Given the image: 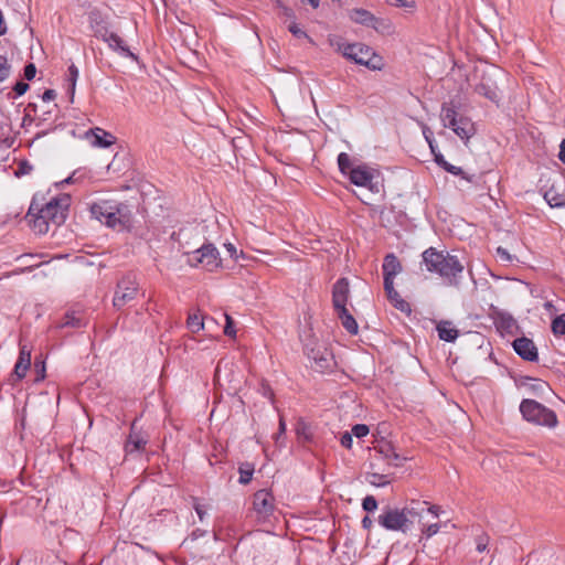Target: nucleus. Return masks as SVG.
<instances>
[{
	"instance_id": "nucleus-56",
	"label": "nucleus",
	"mask_w": 565,
	"mask_h": 565,
	"mask_svg": "<svg viewBox=\"0 0 565 565\" xmlns=\"http://www.w3.org/2000/svg\"><path fill=\"white\" fill-rule=\"evenodd\" d=\"M31 170V166L26 162H23L19 166L18 171L15 172L17 175L29 173Z\"/></svg>"
},
{
	"instance_id": "nucleus-34",
	"label": "nucleus",
	"mask_w": 565,
	"mask_h": 565,
	"mask_svg": "<svg viewBox=\"0 0 565 565\" xmlns=\"http://www.w3.org/2000/svg\"><path fill=\"white\" fill-rule=\"evenodd\" d=\"M67 81L70 83V87H71V90L74 92L75 89V85H76V81L78 78V75H79V72H78V68L72 64L68 66V71H67Z\"/></svg>"
},
{
	"instance_id": "nucleus-38",
	"label": "nucleus",
	"mask_w": 565,
	"mask_h": 565,
	"mask_svg": "<svg viewBox=\"0 0 565 565\" xmlns=\"http://www.w3.org/2000/svg\"><path fill=\"white\" fill-rule=\"evenodd\" d=\"M488 544H489V536L487 534H481V535L477 536L476 550L479 553H483L487 550Z\"/></svg>"
},
{
	"instance_id": "nucleus-62",
	"label": "nucleus",
	"mask_w": 565,
	"mask_h": 565,
	"mask_svg": "<svg viewBox=\"0 0 565 565\" xmlns=\"http://www.w3.org/2000/svg\"><path fill=\"white\" fill-rule=\"evenodd\" d=\"M390 449H392L390 446L386 447V450L381 449V452L384 454L385 458L387 459V462H392Z\"/></svg>"
},
{
	"instance_id": "nucleus-2",
	"label": "nucleus",
	"mask_w": 565,
	"mask_h": 565,
	"mask_svg": "<svg viewBox=\"0 0 565 565\" xmlns=\"http://www.w3.org/2000/svg\"><path fill=\"white\" fill-rule=\"evenodd\" d=\"M423 262L429 273L439 275L448 285H458L463 265L457 256L429 247L423 253Z\"/></svg>"
},
{
	"instance_id": "nucleus-61",
	"label": "nucleus",
	"mask_w": 565,
	"mask_h": 565,
	"mask_svg": "<svg viewBox=\"0 0 565 565\" xmlns=\"http://www.w3.org/2000/svg\"><path fill=\"white\" fill-rule=\"evenodd\" d=\"M543 307H544V309H545L546 311H548V312H551V313L556 311V309H555V307H554V305H553V302H552V301H546V302L543 305Z\"/></svg>"
},
{
	"instance_id": "nucleus-36",
	"label": "nucleus",
	"mask_w": 565,
	"mask_h": 565,
	"mask_svg": "<svg viewBox=\"0 0 565 565\" xmlns=\"http://www.w3.org/2000/svg\"><path fill=\"white\" fill-rule=\"evenodd\" d=\"M388 4L412 10L415 8L414 0H385Z\"/></svg>"
},
{
	"instance_id": "nucleus-57",
	"label": "nucleus",
	"mask_w": 565,
	"mask_h": 565,
	"mask_svg": "<svg viewBox=\"0 0 565 565\" xmlns=\"http://www.w3.org/2000/svg\"><path fill=\"white\" fill-rule=\"evenodd\" d=\"M56 94L53 89H46L43 95H42V99L44 102H50V100H53L55 98Z\"/></svg>"
},
{
	"instance_id": "nucleus-49",
	"label": "nucleus",
	"mask_w": 565,
	"mask_h": 565,
	"mask_svg": "<svg viewBox=\"0 0 565 565\" xmlns=\"http://www.w3.org/2000/svg\"><path fill=\"white\" fill-rule=\"evenodd\" d=\"M64 326H71V327L77 328V327L82 326V322H81V320L78 318H75L74 316H68L67 315L65 317Z\"/></svg>"
},
{
	"instance_id": "nucleus-53",
	"label": "nucleus",
	"mask_w": 565,
	"mask_h": 565,
	"mask_svg": "<svg viewBox=\"0 0 565 565\" xmlns=\"http://www.w3.org/2000/svg\"><path fill=\"white\" fill-rule=\"evenodd\" d=\"M427 511L435 518H439L440 514L444 512L443 509L439 505H429Z\"/></svg>"
},
{
	"instance_id": "nucleus-1",
	"label": "nucleus",
	"mask_w": 565,
	"mask_h": 565,
	"mask_svg": "<svg viewBox=\"0 0 565 565\" xmlns=\"http://www.w3.org/2000/svg\"><path fill=\"white\" fill-rule=\"evenodd\" d=\"M68 205L70 196L67 194L51 198L45 203H39L35 196L26 217L34 232L45 234L51 225L58 226L65 221Z\"/></svg>"
},
{
	"instance_id": "nucleus-22",
	"label": "nucleus",
	"mask_w": 565,
	"mask_h": 565,
	"mask_svg": "<svg viewBox=\"0 0 565 565\" xmlns=\"http://www.w3.org/2000/svg\"><path fill=\"white\" fill-rule=\"evenodd\" d=\"M438 337L446 342H454L458 337V330L448 321H443L437 326Z\"/></svg>"
},
{
	"instance_id": "nucleus-45",
	"label": "nucleus",
	"mask_w": 565,
	"mask_h": 565,
	"mask_svg": "<svg viewBox=\"0 0 565 565\" xmlns=\"http://www.w3.org/2000/svg\"><path fill=\"white\" fill-rule=\"evenodd\" d=\"M423 135H424V137H425V139H426V141H427V143H428V146H429V148L431 150V152L435 153L436 145H435V140L433 138L431 130L428 127L425 126L423 128Z\"/></svg>"
},
{
	"instance_id": "nucleus-4",
	"label": "nucleus",
	"mask_w": 565,
	"mask_h": 565,
	"mask_svg": "<svg viewBox=\"0 0 565 565\" xmlns=\"http://www.w3.org/2000/svg\"><path fill=\"white\" fill-rule=\"evenodd\" d=\"M89 26L94 36L104 41L111 51L116 52L122 57L137 61V55H135L125 44L124 40L113 31L111 25L106 17L97 11H92L89 13Z\"/></svg>"
},
{
	"instance_id": "nucleus-46",
	"label": "nucleus",
	"mask_w": 565,
	"mask_h": 565,
	"mask_svg": "<svg viewBox=\"0 0 565 565\" xmlns=\"http://www.w3.org/2000/svg\"><path fill=\"white\" fill-rule=\"evenodd\" d=\"M36 67L34 64L30 63L24 67V77L28 81H32L35 77Z\"/></svg>"
},
{
	"instance_id": "nucleus-6",
	"label": "nucleus",
	"mask_w": 565,
	"mask_h": 565,
	"mask_svg": "<svg viewBox=\"0 0 565 565\" xmlns=\"http://www.w3.org/2000/svg\"><path fill=\"white\" fill-rule=\"evenodd\" d=\"M411 516H419V513L415 511V509L409 508H391L386 507L382 510V513L379 515L377 522L379 524L387 531H396V532H407L413 522L411 521Z\"/></svg>"
},
{
	"instance_id": "nucleus-51",
	"label": "nucleus",
	"mask_w": 565,
	"mask_h": 565,
	"mask_svg": "<svg viewBox=\"0 0 565 565\" xmlns=\"http://www.w3.org/2000/svg\"><path fill=\"white\" fill-rule=\"evenodd\" d=\"M277 3H278V6H279V8L281 9V13H282L286 18H288V19H292V20L295 19V13H294V11H292L290 8H288V7L284 6L280 1H279V2H277Z\"/></svg>"
},
{
	"instance_id": "nucleus-17",
	"label": "nucleus",
	"mask_w": 565,
	"mask_h": 565,
	"mask_svg": "<svg viewBox=\"0 0 565 565\" xmlns=\"http://www.w3.org/2000/svg\"><path fill=\"white\" fill-rule=\"evenodd\" d=\"M384 284L394 282L395 277L402 271V264L394 254L384 257L383 265Z\"/></svg>"
},
{
	"instance_id": "nucleus-16",
	"label": "nucleus",
	"mask_w": 565,
	"mask_h": 565,
	"mask_svg": "<svg viewBox=\"0 0 565 565\" xmlns=\"http://www.w3.org/2000/svg\"><path fill=\"white\" fill-rule=\"evenodd\" d=\"M86 138L93 147L108 148L115 143L116 138L102 128H94L86 132Z\"/></svg>"
},
{
	"instance_id": "nucleus-64",
	"label": "nucleus",
	"mask_w": 565,
	"mask_h": 565,
	"mask_svg": "<svg viewBox=\"0 0 565 565\" xmlns=\"http://www.w3.org/2000/svg\"><path fill=\"white\" fill-rule=\"evenodd\" d=\"M297 433L298 434L303 433V429H297Z\"/></svg>"
},
{
	"instance_id": "nucleus-5",
	"label": "nucleus",
	"mask_w": 565,
	"mask_h": 565,
	"mask_svg": "<svg viewBox=\"0 0 565 565\" xmlns=\"http://www.w3.org/2000/svg\"><path fill=\"white\" fill-rule=\"evenodd\" d=\"M330 43L337 52L355 64L366 66L373 71L381 70L383 66L382 60L370 46L363 43H348L341 40H330Z\"/></svg>"
},
{
	"instance_id": "nucleus-39",
	"label": "nucleus",
	"mask_w": 565,
	"mask_h": 565,
	"mask_svg": "<svg viewBox=\"0 0 565 565\" xmlns=\"http://www.w3.org/2000/svg\"><path fill=\"white\" fill-rule=\"evenodd\" d=\"M286 433V423L282 417L279 418L278 433L275 435V441L279 446H284V435Z\"/></svg>"
},
{
	"instance_id": "nucleus-10",
	"label": "nucleus",
	"mask_w": 565,
	"mask_h": 565,
	"mask_svg": "<svg viewBox=\"0 0 565 565\" xmlns=\"http://www.w3.org/2000/svg\"><path fill=\"white\" fill-rule=\"evenodd\" d=\"M186 256V264L191 267H200L210 273L222 267L220 253L213 244H204L200 248L188 253Z\"/></svg>"
},
{
	"instance_id": "nucleus-11",
	"label": "nucleus",
	"mask_w": 565,
	"mask_h": 565,
	"mask_svg": "<svg viewBox=\"0 0 565 565\" xmlns=\"http://www.w3.org/2000/svg\"><path fill=\"white\" fill-rule=\"evenodd\" d=\"M349 179L354 185L365 188L371 193H379L381 191L379 171L366 164L354 166V168L350 169Z\"/></svg>"
},
{
	"instance_id": "nucleus-54",
	"label": "nucleus",
	"mask_w": 565,
	"mask_h": 565,
	"mask_svg": "<svg viewBox=\"0 0 565 565\" xmlns=\"http://www.w3.org/2000/svg\"><path fill=\"white\" fill-rule=\"evenodd\" d=\"M224 247L226 248V252L231 258H237V249L232 243L224 244Z\"/></svg>"
},
{
	"instance_id": "nucleus-21",
	"label": "nucleus",
	"mask_w": 565,
	"mask_h": 565,
	"mask_svg": "<svg viewBox=\"0 0 565 565\" xmlns=\"http://www.w3.org/2000/svg\"><path fill=\"white\" fill-rule=\"evenodd\" d=\"M338 318L341 320L343 328L351 334H356L359 330L358 322L348 309L335 311Z\"/></svg>"
},
{
	"instance_id": "nucleus-58",
	"label": "nucleus",
	"mask_w": 565,
	"mask_h": 565,
	"mask_svg": "<svg viewBox=\"0 0 565 565\" xmlns=\"http://www.w3.org/2000/svg\"><path fill=\"white\" fill-rule=\"evenodd\" d=\"M205 534H206V531H204V530H200V529H196V530H194V531L191 533V535H190V536H191V540H192V541H195V540H198V539H200V537L204 536Z\"/></svg>"
},
{
	"instance_id": "nucleus-24",
	"label": "nucleus",
	"mask_w": 565,
	"mask_h": 565,
	"mask_svg": "<svg viewBox=\"0 0 565 565\" xmlns=\"http://www.w3.org/2000/svg\"><path fill=\"white\" fill-rule=\"evenodd\" d=\"M204 319L203 316L196 311V312H190L186 319V328L192 333H198L201 330L204 329Z\"/></svg>"
},
{
	"instance_id": "nucleus-3",
	"label": "nucleus",
	"mask_w": 565,
	"mask_h": 565,
	"mask_svg": "<svg viewBox=\"0 0 565 565\" xmlns=\"http://www.w3.org/2000/svg\"><path fill=\"white\" fill-rule=\"evenodd\" d=\"M92 215L108 227L121 231L131 222V211L125 203L99 201L90 206Z\"/></svg>"
},
{
	"instance_id": "nucleus-25",
	"label": "nucleus",
	"mask_w": 565,
	"mask_h": 565,
	"mask_svg": "<svg viewBox=\"0 0 565 565\" xmlns=\"http://www.w3.org/2000/svg\"><path fill=\"white\" fill-rule=\"evenodd\" d=\"M146 444H147V440L143 439L141 436H139L137 434H130L128 441L126 444V450L128 452L139 451V450L143 449Z\"/></svg>"
},
{
	"instance_id": "nucleus-40",
	"label": "nucleus",
	"mask_w": 565,
	"mask_h": 565,
	"mask_svg": "<svg viewBox=\"0 0 565 565\" xmlns=\"http://www.w3.org/2000/svg\"><path fill=\"white\" fill-rule=\"evenodd\" d=\"M193 509L195 510L199 520L203 522L205 516L207 515L206 507L201 504L198 499H193Z\"/></svg>"
},
{
	"instance_id": "nucleus-13",
	"label": "nucleus",
	"mask_w": 565,
	"mask_h": 565,
	"mask_svg": "<svg viewBox=\"0 0 565 565\" xmlns=\"http://www.w3.org/2000/svg\"><path fill=\"white\" fill-rule=\"evenodd\" d=\"M253 509L258 520H267L275 511V498L267 489L258 490L253 495Z\"/></svg>"
},
{
	"instance_id": "nucleus-30",
	"label": "nucleus",
	"mask_w": 565,
	"mask_h": 565,
	"mask_svg": "<svg viewBox=\"0 0 565 565\" xmlns=\"http://www.w3.org/2000/svg\"><path fill=\"white\" fill-rule=\"evenodd\" d=\"M544 198L551 207H564L565 206V199L553 191L546 192Z\"/></svg>"
},
{
	"instance_id": "nucleus-33",
	"label": "nucleus",
	"mask_w": 565,
	"mask_h": 565,
	"mask_svg": "<svg viewBox=\"0 0 565 565\" xmlns=\"http://www.w3.org/2000/svg\"><path fill=\"white\" fill-rule=\"evenodd\" d=\"M87 177H88V171L85 168H79V169L75 170L68 178L64 179L61 182V184L81 182Z\"/></svg>"
},
{
	"instance_id": "nucleus-31",
	"label": "nucleus",
	"mask_w": 565,
	"mask_h": 565,
	"mask_svg": "<svg viewBox=\"0 0 565 565\" xmlns=\"http://www.w3.org/2000/svg\"><path fill=\"white\" fill-rule=\"evenodd\" d=\"M441 529V524L440 523H433V524H423L422 525V537H420V541L423 539L425 540H429L430 537H433L434 535H436Z\"/></svg>"
},
{
	"instance_id": "nucleus-32",
	"label": "nucleus",
	"mask_w": 565,
	"mask_h": 565,
	"mask_svg": "<svg viewBox=\"0 0 565 565\" xmlns=\"http://www.w3.org/2000/svg\"><path fill=\"white\" fill-rule=\"evenodd\" d=\"M338 166H339V170L341 171V173L344 175H348V177H349L350 169L354 168L351 164L350 157L345 152H341L338 156Z\"/></svg>"
},
{
	"instance_id": "nucleus-28",
	"label": "nucleus",
	"mask_w": 565,
	"mask_h": 565,
	"mask_svg": "<svg viewBox=\"0 0 565 565\" xmlns=\"http://www.w3.org/2000/svg\"><path fill=\"white\" fill-rule=\"evenodd\" d=\"M551 329L555 337L565 335V313H562L553 319Z\"/></svg>"
},
{
	"instance_id": "nucleus-18",
	"label": "nucleus",
	"mask_w": 565,
	"mask_h": 565,
	"mask_svg": "<svg viewBox=\"0 0 565 565\" xmlns=\"http://www.w3.org/2000/svg\"><path fill=\"white\" fill-rule=\"evenodd\" d=\"M30 365H31V350L25 344H22L20 347L19 358L14 365V371H13L14 375L17 376L18 380H22L25 376Z\"/></svg>"
},
{
	"instance_id": "nucleus-59",
	"label": "nucleus",
	"mask_w": 565,
	"mask_h": 565,
	"mask_svg": "<svg viewBox=\"0 0 565 565\" xmlns=\"http://www.w3.org/2000/svg\"><path fill=\"white\" fill-rule=\"evenodd\" d=\"M558 158L565 163V138L561 141Z\"/></svg>"
},
{
	"instance_id": "nucleus-26",
	"label": "nucleus",
	"mask_w": 565,
	"mask_h": 565,
	"mask_svg": "<svg viewBox=\"0 0 565 565\" xmlns=\"http://www.w3.org/2000/svg\"><path fill=\"white\" fill-rule=\"evenodd\" d=\"M495 322L499 328L507 331H511L516 326L514 318L511 315L503 312L498 315Z\"/></svg>"
},
{
	"instance_id": "nucleus-50",
	"label": "nucleus",
	"mask_w": 565,
	"mask_h": 565,
	"mask_svg": "<svg viewBox=\"0 0 565 565\" xmlns=\"http://www.w3.org/2000/svg\"><path fill=\"white\" fill-rule=\"evenodd\" d=\"M443 169L454 175H460L462 173V169L460 167L454 166L449 162H447V164Z\"/></svg>"
},
{
	"instance_id": "nucleus-52",
	"label": "nucleus",
	"mask_w": 565,
	"mask_h": 565,
	"mask_svg": "<svg viewBox=\"0 0 565 565\" xmlns=\"http://www.w3.org/2000/svg\"><path fill=\"white\" fill-rule=\"evenodd\" d=\"M390 451H391V461L392 462H388V465L399 466L401 462L403 461V458L397 452H395L394 449H390Z\"/></svg>"
},
{
	"instance_id": "nucleus-23",
	"label": "nucleus",
	"mask_w": 565,
	"mask_h": 565,
	"mask_svg": "<svg viewBox=\"0 0 565 565\" xmlns=\"http://www.w3.org/2000/svg\"><path fill=\"white\" fill-rule=\"evenodd\" d=\"M350 19L355 23L363 25H372L374 22V17L371 12L364 9H354L350 12Z\"/></svg>"
},
{
	"instance_id": "nucleus-20",
	"label": "nucleus",
	"mask_w": 565,
	"mask_h": 565,
	"mask_svg": "<svg viewBox=\"0 0 565 565\" xmlns=\"http://www.w3.org/2000/svg\"><path fill=\"white\" fill-rule=\"evenodd\" d=\"M476 93L488 98L493 103H498L500 99L497 86L490 82H481L480 84H478L476 86Z\"/></svg>"
},
{
	"instance_id": "nucleus-44",
	"label": "nucleus",
	"mask_w": 565,
	"mask_h": 565,
	"mask_svg": "<svg viewBox=\"0 0 565 565\" xmlns=\"http://www.w3.org/2000/svg\"><path fill=\"white\" fill-rule=\"evenodd\" d=\"M225 320H226V324L224 327V333L227 337L234 338L236 335V330L233 327V319L228 315L225 313Z\"/></svg>"
},
{
	"instance_id": "nucleus-37",
	"label": "nucleus",
	"mask_w": 565,
	"mask_h": 565,
	"mask_svg": "<svg viewBox=\"0 0 565 565\" xmlns=\"http://www.w3.org/2000/svg\"><path fill=\"white\" fill-rule=\"evenodd\" d=\"M495 255L498 257V259L501 262V263H511L513 260V256L508 252V249L499 246L495 250Z\"/></svg>"
},
{
	"instance_id": "nucleus-60",
	"label": "nucleus",
	"mask_w": 565,
	"mask_h": 565,
	"mask_svg": "<svg viewBox=\"0 0 565 565\" xmlns=\"http://www.w3.org/2000/svg\"><path fill=\"white\" fill-rule=\"evenodd\" d=\"M372 524H373V522H372V520L370 519V516H364V518L362 519V526H363L364 529L370 530V529H371V526H372Z\"/></svg>"
},
{
	"instance_id": "nucleus-14",
	"label": "nucleus",
	"mask_w": 565,
	"mask_h": 565,
	"mask_svg": "<svg viewBox=\"0 0 565 565\" xmlns=\"http://www.w3.org/2000/svg\"><path fill=\"white\" fill-rule=\"evenodd\" d=\"M350 298V285L347 278L338 279L332 287V305L334 311L348 309Z\"/></svg>"
},
{
	"instance_id": "nucleus-7",
	"label": "nucleus",
	"mask_w": 565,
	"mask_h": 565,
	"mask_svg": "<svg viewBox=\"0 0 565 565\" xmlns=\"http://www.w3.org/2000/svg\"><path fill=\"white\" fill-rule=\"evenodd\" d=\"M440 120L445 128L451 129L465 142H468L476 134L475 124L467 117H458L457 110L452 105H443Z\"/></svg>"
},
{
	"instance_id": "nucleus-55",
	"label": "nucleus",
	"mask_w": 565,
	"mask_h": 565,
	"mask_svg": "<svg viewBox=\"0 0 565 565\" xmlns=\"http://www.w3.org/2000/svg\"><path fill=\"white\" fill-rule=\"evenodd\" d=\"M434 156H435V162L439 167L444 168L447 164L448 161H446V159L444 158V156L440 152L435 151Z\"/></svg>"
},
{
	"instance_id": "nucleus-35",
	"label": "nucleus",
	"mask_w": 565,
	"mask_h": 565,
	"mask_svg": "<svg viewBox=\"0 0 565 565\" xmlns=\"http://www.w3.org/2000/svg\"><path fill=\"white\" fill-rule=\"evenodd\" d=\"M362 508L366 512H373L377 509V501L373 495H367L363 499Z\"/></svg>"
},
{
	"instance_id": "nucleus-48",
	"label": "nucleus",
	"mask_w": 565,
	"mask_h": 565,
	"mask_svg": "<svg viewBox=\"0 0 565 565\" xmlns=\"http://www.w3.org/2000/svg\"><path fill=\"white\" fill-rule=\"evenodd\" d=\"M28 89H29V84H26L24 82H18L13 87V90L17 96H22Z\"/></svg>"
},
{
	"instance_id": "nucleus-41",
	"label": "nucleus",
	"mask_w": 565,
	"mask_h": 565,
	"mask_svg": "<svg viewBox=\"0 0 565 565\" xmlns=\"http://www.w3.org/2000/svg\"><path fill=\"white\" fill-rule=\"evenodd\" d=\"M370 429L364 424H356L352 427V435L356 438L365 437L369 434Z\"/></svg>"
},
{
	"instance_id": "nucleus-9",
	"label": "nucleus",
	"mask_w": 565,
	"mask_h": 565,
	"mask_svg": "<svg viewBox=\"0 0 565 565\" xmlns=\"http://www.w3.org/2000/svg\"><path fill=\"white\" fill-rule=\"evenodd\" d=\"M301 339L305 353L313 369L324 372L333 366V354L323 343H320L313 335L301 337Z\"/></svg>"
},
{
	"instance_id": "nucleus-27",
	"label": "nucleus",
	"mask_w": 565,
	"mask_h": 565,
	"mask_svg": "<svg viewBox=\"0 0 565 565\" xmlns=\"http://www.w3.org/2000/svg\"><path fill=\"white\" fill-rule=\"evenodd\" d=\"M238 472H239L238 482L241 484H247V483H249V481L253 478L254 466L250 463H243L239 466Z\"/></svg>"
},
{
	"instance_id": "nucleus-15",
	"label": "nucleus",
	"mask_w": 565,
	"mask_h": 565,
	"mask_svg": "<svg viewBox=\"0 0 565 565\" xmlns=\"http://www.w3.org/2000/svg\"><path fill=\"white\" fill-rule=\"evenodd\" d=\"M513 349L523 360L533 362L539 358L537 349L534 342L529 338L522 337L515 339L513 341Z\"/></svg>"
},
{
	"instance_id": "nucleus-29",
	"label": "nucleus",
	"mask_w": 565,
	"mask_h": 565,
	"mask_svg": "<svg viewBox=\"0 0 565 565\" xmlns=\"http://www.w3.org/2000/svg\"><path fill=\"white\" fill-rule=\"evenodd\" d=\"M366 481L375 487H385L391 483V479L387 475L380 473H369L366 476Z\"/></svg>"
},
{
	"instance_id": "nucleus-19",
	"label": "nucleus",
	"mask_w": 565,
	"mask_h": 565,
	"mask_svg": "<svg viewBox=\"0 0 565 565\" xmlns=\"http://www.w3.org/2000/svg\"><path fill=\"white\" fill-rule=\"evenodd\" d=\"M384 289L388 300L401 311H409V305L406 302L394 288V282L384 284Z\"/></svg>"
},
{
	"instance_id": "nucleus-42",
	"label": "nucleus",
	"mask_w": 565,
	"mask_h": 565,
	"mask_svg": "<svg viewBox=\"0 0 565 565\" xmlns=\"http://www.w3.org/2000/svg\"><path fill=\"white\" fill-rule=\"evenodd\" d=\"M288 30L294 36L298 39L308 38L307 33L299 28L295 20L290 22V24L288 25Z\"/></svg>"
},
{
	"instance_id": "nucleus-43",
	"label": "nucleus",
	"mask_w": 565,
	"mask_h": 565,
	"mask_svg": "<svg viewBox=\"0 0 565 565\" xmlns=\"http://www.w3.org/2000/svg\"><path fill=\"white\" fill-rule=\"evenodd\" d=\"M10 73V65L4 56H0V82L4 81Z\"/></svg>"
},
{
	"instance_id": "nucleus-8",
	"label": "nucleus",
	"mask_w": 565,
	"mask_h": 565,
	"mask_svg": "<svg viewBox=\"0 0 565 565\" xmlns=\"http://www.w3.org/2000/svg\"><path fill=\"white\" fill-rule=\"evenodd\" d=\"M520 412L526 422L535 425L554 428L558 423L554 411L534 399H523L520 404Z\"/></svg>"
},
{
	"instance_id": "nucleus-12",
	"label": "nucleus",
	"mask_w": 565,
	"mask_h": 565,
	"mask_svg": "<svg viewBox=\"0 0 565 565\" xmlns=\"http://www.w3.org/2000/svg\"><path fill=\"white\" fill-rule=\"evenodd\" d=\"M138 294V284L135 278L127 276L118 281L113 305L117 309L132 301Z\"/></svg>"
},
{
	"instance_id": "nucleus-63",
	"label": "nucleus",
	"mask_w": 565,
	"mask_h": 565,
	"mask_svg": "<svg viewBox=\"0 0 565 565\" xmlns=\"http://www.w3.org/2000/svg\"><path fill=\"white\" fill-rule=\"evenodd\" d=\"M312 8H318L320 0H307Z\"/></svg>"
},
{
	"instance_id": "nucleus-47",
	"label": "nucleus",
	"mask_w": 565,
	"mask_h": 565,
	"mask_svg": "<svg viewBox=\"0 0 565 565\" xmlns=\"http://www.w3.org/2000/svg\"><path fill=\"white\" fill-rule=\"evenodd\" d=\"M340 443L343 447L350 449L352 447V443H353V439H352V434L349 433V431H345L341 438H340Z\"/></svg>"
}]
</instances>
